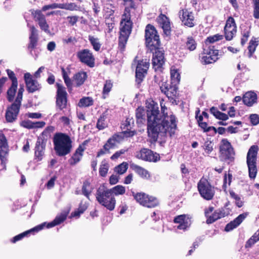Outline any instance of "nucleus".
Masks as SVG:
<instances>
[{"instance_id":"nucleus-1","label":"nucleus","mask_w":259,"mask_h":259,"mask_svg":"<svg viewBox=\"0 0 259 259\" xmlns=\"http://www.w3.org/2000/svg\"><path fill=\"white\" fill-rule=\"evenodd\" d=\"M147 117V133L152 142H156L159 134L165 136L168 134L171 137L175 134L177 128V118L171 112L168 113L167 108L162 99L160 101L161 115L158 104L152 99L146 103Z\"/></svg>"},{"instance_id":"nucleus-2","label":"nucleus","mask_w":259,"mask_h":259,"mask_svg":"<svg viewBox=\"0 0 259 259\" xmlns=\"http://www.w3.org/2000/svg\"><path fill=\"white\" fill-rule=\"evenodd\" d=\"M145 44L146 47L153 53L152 64L155 71H161L165 62L164 51L161 48L159 35L155 27L148 24L145 30Z\"/></svg>"},{"instance_id":"nucleus-3","label":"nucleus","mask_w":259,"mask_h":259,"mask_svg":"<svg viewBox=\"0 0 259 259\" xmlns=\"http://www.w3.org/2000/svg\"><path fill=\"white\" fill-rule=\"evenodd\" d=\"M133 26L131 10L129 8L125 7L120 22L118 48L121 51L125 50L128 37L132 33Z\"/></svg>"},{"instance_id":"nucleus-4","label":"nucleus","mask_w":259,"mask_h":259,"mask_svg":"<svg viewBox=\"0 0 259 259\" xmlns=\"http://www.w3.org/2000/svg\"><path fill=\"white\" fill-rule=\"evenodd\" d=\"M53 141L54 150L59 156H64L69 154L72 149V141L66 134L56 133L53 137Z\"/></svg>"},{"instance_id":"nucleus-5","label":"nucleus","mask_w":259,"mask_h":259,"mask_svg":"<svg viewBox=\"0 0 259 259\" xmlns=\"http://www.w3.org/2000/svg\"><path fill=\"white\" fill-rule=\"evenodd\" d=\"M161 81V83L159 84L161 92L167 97L170 102L172 104L177 105L178 104L177 100L179 97L178 84L167 80H164L163 79Z\"/></svg>"},{"instance_id":"nucleus-6","label":"nucleus","mask_w":259,"mask_h":259,"mask_svg":"<svg viewBox=\"0 0 259 259\" xmlns=\"http://www.w3.org/2000/svg\"><path fill=\"white\" fill-rule=\"evenodd\" d=\"M235 152L227 139H222L219 146V158L221 161L230 163L234 161Z\"/></svg>"},{"instance_id":"nucleus-7","label":"nucleus","mask_w":259,"mask_h":259,"mask_svg":"<svg viewBox=\"0 0 259 259\" xmlns=\"http://www.w3.org/2000/svg\"><path fill=\"white\" fill-rule=\"evenodd\" d=\"M258 151L257 145L251 146L248 150L246 156V163L248 168L249 177L254 179L257 172L256 166L257 155Z\"/></svg>"},{"instance_id":"nucleus-8","label":"nucleus","mask_w":259,"mask_h":259,"mask_svg":"<svg viewBox=\"0 0 259 259\" xmlns=\"http://www.w3.org/2000/svg\"><path fill=\"white\" fill-rule=\"evenodd\" d=\"M138 57H136L134 62L137 63L135 72V82L138 88L141 86L142 82L144 81L148 73L150 63L146 59L137 60Z\"/></svg>"},{"instance_id":"nucleus-9","label":"nucleus","mask_w":259,"mask_h":259,"mask_svg":"<svg viewBox=\"0 0 259 259\" xmlns=\"http://www.w3.org/2000/svg\"><path fill=\"white\" fill-rule=\"evenodd\" d=\"M57 88L56 95V106L60 110L66 109L68 104V94L65 87L61 83H56Z\"/></svg>"},{"instance_id":"nucleus-10","label":"nucleus","mask_w":259,"mask_h":259,"mask_svg":"<svg viewBox=\"0 0 259 259\" xmlns=\"http://www.w3.org/2000/svg\"><path fill=\"white\" fill-rule=\"evenodd\" d=\"M219 51L214 46L203 49L201 62L205 65L213 63L219 59Z\"/></svg>"},{"instance_id":"nucleus-11","label":"nucleus","mask_w":259,"mask_h":259,"mask_svg":"<svg viewBox=\"0 0 259 259\" xmlns=\"http://www.w3.org/2000/svg\"><path fill=\"white\" fill-rule=\"evenodd\" d=\"M135 157L145 161L156 162L160 160V157L158 153L154 152L148 148H142L136 153Z\"/></svg>"},{"instance_id":"nucleus-12","label":"nucleus","mask_w":259,"mask_h":259,"mask_svg":"<svg viewBox=\"0 0 259 259\" xmlns=\"http://www.w3.org/2000/svg\"><path fill=\"white\" fill-rule=\"evenodd\" d=\"M77 58L79 61L88 66L93 68L95 65V58L93 53L89 49H84L78 51Z\"/></svg>"},{"instance_id":"nucleus-13","label":"nucleus","mask_w":259,"mask_h":259,"mask_svg":"<svg viewBox=\"0 0 259 259\" xmlns=\"http://www.w3.org/2000/svg\"><path fill=\"white\" fill-rule=\"evenodd\" d=\"M182 24L188 27H193L196 25V20L193 13L187 9L180 10L179 12Z\"/></svg>"},{"instance_id":"nucleus-14","label":"nucleus","mask_w":259,"mask_h":259,"mask_svg":"<svg viewBox=\"0 0 259 259\" xmlns=\"http://www.w3.org/2000/svg\"><path fill=\"white\" fill-rule=\"evenodd\" d=\"M237 32V26L234 19L230 16L226 20L224 27L225 37L226 40H231L236 35Z\"/></svg>"},{"instance_id":"nucleus-15","label":"nucleus","mask_w":259,"mask_h":259,"mask_svg":"<svg viewBox=\"0 0 259 259\" xmlns=\"http://www.w3.org/2000/svg\"><path fill=\"white\" fill-rule=\"evenodd\" d=\"M141 205L147 207H154L158 204L157 199L153 195H133Z\"/></svg>"},{"instance_id":"nucleus-16","label":"nucleus","mask_w":259,"mask_h":259,"mask_svg":"<svg viewBox=\"0 0 259 259\" xmlns=\"http://www.w3.org/2000/svg\"><path fill=\"white\" fill-rule=\"evenodd\" d=\"M24 78L26 90L29 93H33L41 89L40 84L36 80L33 79L29 73H25Z\"/></svg>"},{"instance_id":"nucleus-17","label":"nucleus","mask_w":259,"mask_h":259,"mask_svg":"<svg viewBox=\"0 0 259 259\" xmlns=\"http://www.w3.org/2000/svg\"><path fill=\"white\" fill-rule=\"evenodd\" d=\"M199 194H214V187L211 186L208 180L202 177L197 184Z\"/></svg>"},{"instance_id":"nucleus-18","label":"nucleus","mask_w":259,"mask_h":259,"mask_svg":"<svg viewBox=\"0 0 259 259\" xmlns=\"http://www.w3.org/2000/svg\"><path fill=\"white\" fill-rule=\"evenodd\" d=\"M99 203L110 211L113 210L115 206L116 200L113 195H97Z\"/></svg>"},{"instance_id":"nucleus-19","label":"nucleus","mask_w":259,"mask_h":259,"mask_svg":"<svg viewBox=\"0 0 259 259\" xmlns=\"http://www.w3.org/2000/svg\"><path fill=\"white\" fill-rule=\"evenodd\" d=\"M34 20L38 22L40 28L45 32H49V26L47 22L45 16L40 10H35L31 12Z\"/></svg>"},{"instance_id":"nucleus-20","label":"nucleus","mask_w":259,"mask_h":259,"mask_svg":"<svg viewBox=\"0 0 259 259\" xmlns=\"http://www.w3.org/2000/svg\"><path fill=\"white\" fill-rule=\"evenodd\" d=\"M9 147L7 140L2 133H0V159L2 164H5L7 160Z\"/></svg>"},{"instance_id":"nucleus-21","label":"nucleus","mask_w":259,"mask_h":259,"mask_svg":"<svg viewBox=\"0 0 259 259\" xmlns=\"http://www.w3.org/2000/svg\"><path fill=\"white\" fill-rule=\"evenodd\" d=\"M174 222L178 224L177 229L186 231L191 225V218L187 214H181L176 216L174 220Z\"/></svg>"},{"instance_id":"nucleus-22","label":"nucleus","mask_w":259,"mask_h":259,"mask_svg":"<svg viewBox=\"0 0 259 259\" xmlns=\"http://www.w3.org/2000/svg\"><path fill=\"white\" fill-rule=\"evenodd\" d=\"M156 21L163 29L164 34L166 36H169L171 34L169 19L165 15L161 13L157 17Z\"/></svg>"},{"instance_id":"nucleus-23","label":"nucleus","mask_w":259,"mask_h":259,"mask_svg":"<svg viewBox=\"0 0 259 259\" xmlns=\"http://www.w3.org/2000/svg\"><path fill=\"white\" fill-rule=\"evenodd\" d=\"M30 33L29 36V42L27 49L31 53L32 51L36 48L38 41V30L32 25L30 27Z\"/></svg>"},{"instance_id":"nucleus-24","label":"nucleus","mask_w":259,"mask_h":259,"mask_svg":"<svg viewBox=\"0 0 259 259\" xmlns=\"http://www.w3.org/2000/svg\"><path fill=\"white\" fill-rule=\"evenodd\" d=\"M88 140H85L81 144L79 145L68 160L70 165H74L80 161L83 156V152L85 149L84 147L88 143Z\"/></svg>"},{"instance_id":"nucleus-25","label":"nucleus","mask_w":259,"mask_h":259,"mask_svg":"<svg viewBox=\"0 0 259 259\" xmlns=\"http://www.w3.org/2000/svg\"><path fill=\"white\" fill-rule=\"evenodd\" d=\"M54 127L52 126L47 127L45 130L38 137L36 144L46 147V144L48 140L51 138V133L53 132Z\"/></svg>"},{"instance_id":"nucleus-26","label":"nucleus","mask_w":259,"mask_h":259,"mask_svg":"<svg viewBox=\"0 0 259 259\" xmlns=\"http://www.w3.org/2000/svg\"><path fill=\"white\" fill-rule=\"evenodd\" d=\"M70 208L64 210L58 215L56 217L55 219L51 222L47 223L46 226L47 228H52L57 225L61 224L65 221L69 213Z\"/></svg>"},{"instance_id":"nucleus-27","label":"nucleus","mask_w":259,"mask_h":259,"mask_svg":"<svg viewBox=\"0 0 259 259\" xmlns=\"http://www.w3.org/2000/svg\"><path fill=\"white\" fill-rule=\"evenodd\" d=\"M46 225V223H43L39 224L33 228H31L28 230H27L22 233L17 235V241L21 240L24 237H27L30 235H34L35 233L39 232L44 229Z\"/></svg>"},{"instance_id":"nucleus-28","label":"nucleus","mask_w":259,"mask_h":259,"mask_svg":"<svg viewBox=\"0 0 259 259\" xmlns=\"http://www.w3.org/2000/svg\"><path fill=\"white\" fill-rule=\"evenodd\" d=\"M257 97L255 93L249 91L244 94L242 97L243 103L248 107H251L257 102Z\"/></svg>"},{"instance_id":"nucleus-29","label":"nucleus","mask_w":259,"mask_h":259,"mask_svg":"<svg viewBox=\"0 0 259 259\" xmlns=\"http://www.w3.org/2000/svg\"><path fill=\"white\" fill-rule=\"evenodd\" d=\"M5 118L8 122H13L15 120L16 118V100L7 107Z\"/></svg>"},{"instance_id":"nucleus-30","label":"nucleus","mask_w":259,"mask_h":259,"mask_svg":"<svg viewBox=\"0 0 259 259\" xmlns=\"http://www.w3.org/2000/svg\"><path fill=\"white\" fill-rule=\"evenodd\" d=\"M246 214L242 213L239 215L233 221L227 224L225 228L226 232H229L238 227L246 218Z\"/></svg>"},{"instance_id":"nucleus-31","label":"nucleus","mask_w":259,"mask_h":259,"mask_svg":"<svg viewBox=\"0 0 259 259\" xmlns=\"http://www.w3.org/2000/svg\"><path fill=\"white\" fill-rule=\"evenodd\" d=\"M130 167L133 170L142 178L149 179L150 178V174L149 171L143 167L135 163H131Z\"/></svg>"},{"instance_id":"nucleus-32","label":"nucleus","mask_w":259,"mask_h":259,"mask_svg":"<svg viewBox=\"0 0 259 259\" xmlns=\"http://www.w3.org/2000/svg\"><path fill=\"white\" fill-rule=\"evenodd\" d=\"M227 215L224 209H218L215 210L213 213L208 217L206 220V223L207 224H212L217 220L225 217Z\"/></svg>"},{"instance_id":"nucleus-33","label":"nucleus","mask_w":259,"mask_h":259,"mask_svg":"<svg viewBox=\"0 0 259 259\" xmlns=\"http://www.w3.org/2000/svg\"><path fill=\"white\" fill-rule=\"evenodd\" d=\"M88 78V75L86 72L80 71L75 73L73 77V79L75 81V87H79L82 85Z\"/></svg>"},{"instance_id":"nucleus-34","label":"nucleus","mask_w":259,"mask_h":259,"mask_svg":"<svg viewBox=\"0 0 259 259\" xmlns=\"http://www.w3.org/2000/svg\"><path fill=\"white\" fill-rule=\"evenodd\" d=\"M184 47L185 50L189 52H193L197 49V42L193 36H189L186 38Z\"/></svg>"},{"instance_id":"nucleus-35","label":"nucleus","mask_w":259,"mask_h":259,"mask_svg":"<svg viewBox=\"0 0 259 259\" xmlns=\"http://www.w3.org/2000/svg\"><path fill=\"white\" fill-rule=\"evenodd\" d=\"M145 110L142 107H138L136 110L137 123L141 125L145 122Z\"/></svg>"},{"instance_id":"nucleus-36","label":"nucleus","mask_w":259,"mask_h":259,"mask_svg":"<svg viewBox=\"0 0 259 259\" xmlns=\"http://www.w3.org/2000/svg\"><path fill=\"white\" fill-rule=\"evenodd\" d=\"M46 147L35 143L34 147V158L37 161H41L45 155Z\"/></svg>"},{"instance_id":"nucleus-37","label":"nucleus","mask_w":259,"mask_h":259,"mask_svg":"<svg viewBox=\"0 0 259 259\" xmlns=\"http://www.w3.org/2000/svg\"><path fill=\"white\" fill-rule=\"evenodd\" d=\"M209 111L217 119L226 121L228 119V115L226 113L220 112L215 107H212L210 108Z\"/></svg>"},{"instance_id":"nucleus-38","label":"nucleus","mask_w":259,"mask_h":259,"mask_svg":"<svg viewBox=\"0 0 259 259\" xmlns=\"http://www.w3.org/2000/svg\"><path fill=\"white\" fill-rule=\"evenodd\" d=\"M88 206L85 204L81 202L78 207L70 214V218H79L81 214H82L87 209Z\"/></svg>"},{"instance_id":"nucleus-39","label":"nucleus","mask_w":259,"mask_h":259,"mask_svg":"<svg viewBox=\"0 0 259 259\" xmlns=\"http://www.w3.org/2000/svg\"><path fill=\"white\" fill-rule=\"evenodd\" d=\"M93 104L94 100L92 97H84L79 100L78 106L79 107H88Z\"/></svg>"},{"instance_id":"nucleus-40","label":"nucleus","mask_w":259,"mask_h":259,"mask_svg":"<svg viewBox=\"0 0 259 259\" xmlns=\"http://www.w3.org/2000/svg\"><path fill=\"white\" fill-rule=\"evenodd\" d=\"M62 72L64 82L68 89V91L70 92L72 90V82L71 79L68 76L67 72L64 68H62Z\"/></svg>"},{"instance_id":"nucleus-41","label":"nucleus","mask_w":259,"mask_h":259,"mask_svg":"<svg viewBox=\"0 0 259 259\" xmlns=\"http://www.w3.org/2000/svg\"><path fill=\"white\" fill-rule=\"evenodd\" d=\"M134 126V119L133 117L128 116L123 123L121 124L122 130H131Z\"/></svg>"},{"instance_id":"nucleus-42","label":"nucleus","mask_w":259,"mask_h":259,"mask_svg":"<svg viewBox=\"0 0 259 259\" xmlns=\"http://www.w3.org/2000/svg\"><path fill=\"white\" fill-rule=\"evenodd\" d=\"M89 40L91 45L93 46L94 50L96 52L99 51L102 45L99 42V39L98 38H95L93 36L89 35Z\"/></svg>"},{"instance_id":"nucleus-43","label":"nucleus","mask_w":259,"mask_h":259,"mask_svg":"<svg viewBox=\"0 0 259 259\" xmlns=\"http://www.w3.org/2000/svg\"><path fill=\"white\" fill-rule=\"evenodd\" d=\"M170 82L178 84L180 82L181 76L178 69H171L170 70Z\"/></svg>"},{"instance_id":"nucleus-44","label":"nucleus","mask_w":259,"mask_h":259,"mask_svg":"<svg viewBox=\"0 0 259 259\" xmlns=\"http://www.w3.org/2000/svg\"><path fill=\"white\" fill-rule=\"evenodd\" d=\"M112 87L113 84L110 80H106L102 92V98L103 99H105L106 98V95H108Z\"/></svg>"},{"instance_id":"nucleus-45","label":"nucleus","mask_w":259,"mask_h":259,"mask_svg":"<svg viewBox=\"0 0 259 259\" xmlns=\"http://www.w3.org/2000/svg\"><path fill=\"white\" fill-rule=\"evenodd\" d=\"M123 138L121 136L118 134H114L111 137H110L107 142L109 143L114 148L115 147L117 143H120L122 140Z\"/></svg>"},{"instance_id":"nucleus-46","label":"nucleus","mask_w":259,"mask_h":259,"mask_svg":"<svg viewBox=\"0 0 259 259\" xmlns=\"http://www.w3.org/2000/svg\"><path fill=\"white\" fill-rule=\"evenodd\" d=\"M106 118V114L105 113H103L101 115L99 118L98 119L97 122L96 127L99 130H103L107 126V125L105 123Z\"/></svg>"},{"instance_id":"nucleus-47","label":"nucleus","mask_w":259,"mask_h":259,"mask_svg":"<svg viewBox=\"0 0 259 259\" xmlns=\"http://www.w3.org/2000/svg\"><path fill=\"white\" fill-rule=\"evenodd\" d=\"M112 148H114V147L110 145L109 143H108V142H107L103 146V148L100 149L97 152V157H99L101 156L104 155L106 153H109L110 149Z\"/></svg>"},{"instance_id":"nucleus-48","label":"nucleus","mask_w":259,"mask_h":259,"mask_svg":"<svg viewBox=\"0 0 259 259\" xmlns=\"http://www.w3.org/2000/svg\"><path fill=\"white\" fill-rule=\"evenodd\" d=\"M127 168V163L126 162H122L115 167L114 171L119 175H122L126 172Z\"/></svg>"},{"instance_id":"nucleus-49","label":"nucleus","mask_w":259,"mask_h":259,"mask_svg":"<svg viewBox=\"0 0 259 259\" xmlns=\"http://www.w3.org/2000/svg\"><path fill=\"white\" fill-rule=\"evenodd\" d=\"M92 187L88 180L83 182L82 187V191L83 194H90L92 192Z\"/></svg>"},{"instance_id":"nucleus-50","label":"nucleus","mask_w":259,"mask_h":259,"mask_svg":"<svg viewBox=\"0 0 259 259\" xmlns=\"http://www.w3.org/2000/svg\"><path fill=\"white\" fill-rule=\"evenodd\" d=\"M205 152L209 155L213 150V143L211 141H206L204 142L203 146Z\"/></svg>"},{"instance_id":"nucleus-51","label":"nucleus","mask_w":259,"mask_h":259,"mask_svg":"<svg viewBox=\"0 0 259 259\" xmlns=\"http://www.w3.org/2000/svg\"><path fill=\"white\" fill-rule=\"evenodd\" d=\"M109 169V164L107 162H102L99 168L100 176L103 177L106 176Z\"/></svg>"},{"instance_id":"nucleus-52","label":"nucleus","mask_w":259,"mask_h":259,"mask_svg":"<svg viewBox=\"0 0 259 259\" xmlns=\"http://www.w3.org/2000/svg\"><path fill=\"white\" fill-rule=\"evenodd\" d=\"M16 92V85L14 86L12 84L11 87L7 91V99L9 102H12L14 100Z\"/></svg>"},{"instance_id":"nucleus-53","label":"nucleus","mask_w":259,"mask_h":259,"mask_svg":"<svg viewBox=\"0 0 259 259\" xmlns=\"http://www.w3.org/2000/svg\"><path fill=\"white\" fill-rule=\"evenodd\" d=\"M125 188L121 185H117L110 189L109 194H123L125 193Z\"/></svg>"},{"instance_id":"nucleus-54","label":"nucleus","mask_w":259,"mask_h":259,"mask_svg":"<svg viewBox=\"0 0 259 259\" xmlns=\"http://www.w3.org/2000/svg\"><path fill=\"white\" fill-rule=\"evenodd\" d=\"M257 45L256 42L253 41V40H251L249 42V46H248V57L249 58L251 57L253 53L254 52L256 47Z\"/></svg>"},{"instance_id":"nucleus-55","label":"nucleus","mask_w":259,"mask_h":259,"mask_svg":"<svg viewBox=\"0 0 259 259\" xmlns=\"http://www.w3.org/2000/svg\"><path fill=\"white\" fill-rule=\"evenodd\" d=\"M253 4V17L259 19V0H252Z\"/></svg>"},{"instance_id":"nucleus-56","label":"nucleus","mask_w":259,"mask_h":259,"mask_svg":"<svg viewBox=\"0 0 259 259\" xmlns=\"http://www.w3.org/2000/svg\"><path fill=\"white\" fill-rule=\"evenodd\" d=\"M223 38V35L217 34L213 36H210L208 37L206 39V41L209 42V43H213L215 41L222 40Z\"/></svg>"},{"instance_id":"nucleus-57","label":"nucleus","mask_w":259,"mask_h":259,"mask_svg":"<svg viewBox=\"0 0 259 259\" xmlns=\"http://www.w3.org/2000/svg\"><path fill=\"white\" fill-rule=\"evenodd\" d=\"M23 92V87H21L19 89L18 92L17 93V114H18L19 108L21 105V101L22 99Z\"/></svg>"},{"instance_id":"nucleus-58","label":"nucleus","mask_w":259,"mask_h":259,"mask_svg":"<svg viewBox=\"0 0 259 259\" xmlns=\"http://www.w3.org/2000/svg\"><path fill=\"white\" fill-rule=\"evenodd\" d=\"M250 123L253 125H256L259 123V115L256 114H252L249 116Z\"/></svg>"},{"instance_id":"nucleus-59","label":"nucleus","mask_w":259,"mask_h":259,"mask_svg":"<svg viewBox=\"0 0 259 259\" xmlns=\"http://www.w3.org/2000/svg\"><path fill=\"white\" fill-rule=\"evenodd\" d=\"M110 189H108L104 185H101L97 190V194H109Z\"/></svg>"},{"instance_id":"nucleus-60","label":"nucleus","mask_w":259,"mask_h":259,"mask_svg":"<svg viewBox=\"0 0 259 259\" xmlns=\"http://www.w3.org/2000/svg\"><path fill=\"white\" fill-rule=\"evenodd\" d=\"M7 72L9 77L12 80V84L13 85H16V77H15V74L13 71L10 69L7 70Z\"/></svg>"},{"instance_id":"nucleus-61","label":"nucleus","mask_w":259,"mask_h":259,"mask_svg":"<svg viewBox=\"0 0 259 259\" xmlns=\"http://www.w3.org/2000/svg\"><path fill=\"white\" fill-rule=\"evenodd\" d=\"M62 9L73 11L75 9L76 5L73 3L70 4H62Z\"/></svg>"},{"instance_id":"nucleus-62","label":"nucleus","mask_w":259,"mask_h":259,"mask_svg":"<svg viewBox=\"0 0 259 259\" xmlns=\"http://www.w3.org/2000/svg\"><path fill=\"white\" fill-rule=\"evenodd\" d=\"M67 19L68 20L69 23L71 25H74L78 20L77 16H68Z\"/></svg>"},{"instance_id":"nucleus-63","label":"nucleus","mask_w":259,"mask_h":259,"mask_svg":"<svg viewBox=\"0 0 259 259\" xmlns=\"http://www.w3.org/2000/svg\"><path fill=\"white\" fill-rule=\"evenodd\" d=\"M33 121L30 120H24L21 123V125L28 129L33 128Z\"/></svg>"},{"instance_id":"nucleus-64","label":"nucleus","mask_w":259,"mask_h":259,"mask_svg":"<svg viewBox=\"0 0 259 259\" xmlns=\"http://www.w3.org/2000/svg\"><path fill=\"white\" fill-rule=\"evenodd\" d=\"M232 197L235 200V204L238 207H241L243 205V201L241 200V198L238 195H231Z\"/></svg>"}]
</instances>
